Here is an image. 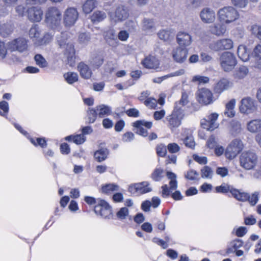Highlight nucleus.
Masks as SVG:
<instances>
[{"label":"nucleus","mask_w":261,"mask_h":261,"mask_svg":"<svg viewBox=\"0 0 261 261\" xmlns=\"http://www.w3.org/2000/svg\"><path fill=\"white\" fill-rule=\"evenodd\" d=\"M77 70L83 79H90L92 75V71L89 66L83 62L78 64Z\"/></svg>","instance_id":"a878e982"},{"label":"nucleus","mask_w":261,"mask_h":261,"mask_svg":"<svg viewBox=\"0 0 261 261\" xmlns=\"http://www.w3.org/2000/svg\"><path fill=\"white\" fill-rule=\"evenodd\" d=\"M232 84L228 79L223 78L219 81L214 87V91L217 93H221L232 87Z\"/></svg>","instance_id":"5701e85b"},{"label":"nucleus","mask_w":261,"mask_h":261,"mask_svg":"<svg viewBox=\"0 0 261 261\" xmlns=\"http://www.w3.org/2000/svg\"><path fill=\"white\" fill-rule=\"evenodd\" d=\"M152 241L157 244L158 245L162 247L163 249H166L168 247V243H167V242H165L164 240L161 239L160 238L154 237L152 239Z\"/></svg>","instance_id":"0e129e2a"},{"label":"nucleus","mask_w":261,"mask_h":261,"mask_svg":"<svg viewBox=\"0 0 261 261\" xmlns=\"http://www.w3.org/2000/svg\"><path fill=\"white\" fill-rule=\"evenodd\" d=\"M164 170L161 168H156L151 174V178L155 181H161L163 177Z\"/></svg>","instance_id":"c03bdc74"},{"label":"nucleus","mask_w":261,"mask_h":261,"mask_svg":"<svg viewBox=\"0 0 261 261\" xmlns=\"http://www.w3.org/2000/svg\"><path fill=\"white\" fill-rule=\"evenodd\" d=\"M177 41L178 44L181 46H188L191 43V36L185 32H179L177 35Z\"/></svg>","instance_id":"bb28decb"},{"label":"nucleus","mask_w":261,"mask_h":261,"mask_svg":"<svg viewBox=\"0 0 261 261\" xmlns=\"http://www.w3.org/2000/svg\"><path fill=\"white\" fill-rule=\"evenodd\" d=\"M222 50L231 49L233 46V41L229 38L220 39Z\"/></svg>","instance_id":"864d4df0"},{"label":"nucleus","mask_w":261,"mask_h":261,"mask_svg":"<svg viewBox=\"0 0 261 261\" xmlns=\"http://www.w3.org/2000/svg\"><path fill=\"white\" fill-rule=\"evenodd\" d=\"M142 31L147 35H151L155 30V22L152 18H144L141 23Z\"/></svg>","instance_id":"a211bd4d"},{"label":"nucleus","mask_w":261,"mask_h":261,"mask_svg":"<svg viewBox=\"0 0 261 261\" xmlns=\"http://www.w3.org/2000/svg\"><path fill=\"white\" fill-rule=\"evenodd\" d=\"M233 190H238L237 189L233 188L230 185L223 183L220 186H217L215 188L216 192L218 193H227L229 192L232 194V191Z\"/></svg>","instance_id":"58836bf2"},{"label":"nucleus","mask_w":261,"mask_h":261,"mask_svg":"<svg viewBox=\"0 0 261 261\" xmlns=\"http://www.w3.org/2000/svg\"><path fill=\"white\" fill-rule=\"evenodd\" d=\"M219 61L222 69L225 72L231 71L237 64L234 55L229 51L222 53L220 56Z\"/></svg>","instance_id":"20e7f679"},{"label":"nucleus","mask_w":261,"mask_h":261,"mask_svg":"<svg viewBox=\"0 0 261 261\" xmlns=\"http://www.w3.org/2000/svg\"><path fill=\"white\" fill-rule=\"evenodd\" d=\"M197 98L200 103L208 105L213 102V94L207 88L199 89L197 92Z\"/></svg>","instance_id":"ddd939ff"},{"label":"nucleus","mask_w":261,"mask_h":261,"mask_svg":"<svg viewBox=\"0 0 261 261\" xmlns=\"http://www.w3.org/2000/svg\"><path fill=\"white\" fill-rule=\"evenodd\" d=\"M142 64L144 67L148 69H156L159 66V61L154 56L149 55L142 61Z\"/></svg>","instance_id":"393cba45"},{"label":"nucleus","mask_w":261,"mask_h":261,"mask_svg":"<svg viewBox=\"0 0 261 261\" xmlns=\"http://www.w3.org/2000/svg\"><path fill=\"white\" fill-rule=\"evenodd\" d=\"M133 126L136 129V133L144 137L147 136V130L144 128V126L149 129L152 126V123L151 121H146L144 120H140L135 121L133 123Z\"/></svg>","instance_id":"f3484780"},{"label":"nucleus","mask_w":261,"mask_h":261,"mask_svg":"<svg viewBox=\"0 0 261 261\" xmlns=\"http://www.w3.org/2000/svg\"><path fill=\"white\" fill-rule=\"evenodd\" d=\"M230 133L232 135L235 136L239 134L241 130V124L237 121H232L230 123Z\"/></svg>","instance_id":"603ef678"},{"label":"nucleus","mask_w":261,"mask_h":261,"mask_svg":"<svg viewBox=\"0 0 261 261\" xmlns=\"http://www.w3.org/2000/svg\"><path fill=\"white\" fill-rule=\"evenodd\" d=\"M129 214V210L126 207H123L119 209L116 213V216L118 219L124 220L126 218Z\"/></svg>","instance_id":"6e6d98bb"},{"label":"nucleus","mask_w":261,"mask_h":261,"mask_svg":"<svg viewBox=\"0 0 261 261\" xmlns=\"http://www.w3.org/2000/svg\"><path fill=\"white\" fill-rule=\"evenodd\" d=\"M199 173L195 170L191 169L185 174L186 178L190 180H195L198 179Z\"/></svg>","instance_id":"4d7b16f0"},{"label":"nucleus","mask_w":261,"mask_h":261,"mask_svg":"<svg viewBox=\"0 0 261 261\" xmlns=\"http://www.w3.org/2000/svg\"><path fill=\"white\" fill-rule=\"evenodd\" d=\"M9 107L8 102L3 100L0 102V115L6 118H8Z\"/></svg>","instance_id":"49530a36"},{"label":"nucleus","mask_w":261,"mask_h":261,"mask_svg":"<svg viewBox=\"0 0 261 261\" xmlns=\"http://www.w3.org/2000/svg\"><path fill=\"white\" fill-rule=\"evenodd\" d=\"M119 190V186L115 184H106L101 188V191L103 193L110 194L114 191H117Z\"/></svg>","instance_id":"a19ab883"},{"label":"nucleus","mask_w":261,"mask_h":261,"mask_svg":"<svg viewBox=\"0 0 261 261\" xmlns=\"http://www.w3.org/2000/svg\"><path fill=\"white\" fill-rule=\"evenodd\" d=\"M94 212L97 216L106 220H110L113 218L112 208L105 200L100 199L98 204L94 208Z\"/></svg>","instance_id":"39448f33"},{"label":"nucleus","mask_w":261,"mask_h":261,"mask_svg":"<svg viewBox=\"0 0 261 261\" xmlns=\"http://www.w3.org/2000/svg\"><path fill=\"white\" fill-rule=\"evenodd\" d=\"M53 39V35L48 33H45L43 38H39L35 42V45L37 46L44 45L48 44Z\"/></svg>","instance_id":"79ce46f5"},{"label":"nucleus","mask_w":261,"mask_h":261,"mask_svg":"<svg viewBox=\"0 0 261 261\" xmlns=\"http://www.w3.org/2000/svg\"><path fill=\"white\" fill-rule=\"evenodd\" d=\"M107 17L104 11H96L91 16V20L93 23H97L103 20Z\"/></svg>","instance_id":"4c0bfd02"},{"label":"nucleus","mask_w":261,"mask_h":261,"mask_svg":"<svg viewBox=\"0 0 261 261\" xmlns=\"http://www.w3.org/2000/svg\"><path fill=\"white\" fill-rule=\"evenodd\" d=\"M232 196L239 201L248 202L251 206L256 205L259 199L258 191H254L250 194L241 190H233L232 191Z\"/></svg>","instance_id":"f257e3e1"},{"label":"nucleus","mask_w":261,"mask_h":261,"mask_svg":"<svg viewBox=\"0 0 261 261\" xmlns=\"http://www.w3.org/2000/svg\"><path fill=\"white\" fill-rule=\"evenodd\" d=\"M167 149V146L163 144H159L156 147V153L159 156L164 157L166 154Z\"/></svg>","instance_id":"680f3d73"},{"label":"nucleus","mask_w":261,"mask_h":261,"mask_svg":"<svg viewBox=\"0 0 261 261\" xmlns=\"http://www.w3.org/2000/svg\"><path fill=\"white\" fill-rule=\"evenodd\" d=\"M134 138L135 135L133 133L127 132L123 135L122 140L124 142H130L134 139Z\"/></svg>","instance_id":"338daca9"},{"label":"nucleus","mask_w":261,"mask_h":261,"mask_svg":"<svg viewBox=\"0 0 261 261\" xmlns=\"http://www.w3.org/2000/svg\"><path fill=\"white\" fill-rule=\"evenodd\" d=\"M103 37L106 43L112 47H117L119 41L115 30L113 28H109L103 32Z\"/></svg>","instance_id":"dca6fc26"},{"label":"nucleus","mask_w":261,"mask_h":261,"mask_svg":"<svg viewBox=\"0 0 261 261\" xmlns=\"http://www.w3.org/2000/svg\"><path fill=\"white\" fill-rule=\"evenodd\" d=\"M201 125L204 128L209 131H212L218 127L217 123L211 122L207 119H202Z\"/></svg>","instance_id":"ea45409f"},{"label":"nucleus","mask_w":261,"mask_h":261,"mask_svg":"<svg viewBox=\"0 0 261 261\" xmlns=\"http://www.w3.org/2000/svg\"><path fill=\"white\" fill-rule=\"evenodd\" d=\"M7 53V49L5 46V43L0 40V61L6 58Z\"/></svg>","instance_id":"69168bd1"},{"label":"nucleus","mask_w":261,"mask_h":261,"mask_svg":"<svg viewBox=\"0 0 261 261\" xmlns=\"http://www.w3.org/2000/svg\"><path fill=\"white\" fill-rule=\"evenodd\" d=\"M201 177L211 179L213 176V171L211 168L205 166L201 169Z\"/></svg>","instance_id":"3c124183"},{"label":"nucleus","mask_w":261,"mask_h":261,"mask_svg":"<svg viewBox=\"0 0 261 261\" xmlns=\"http://www.w3.org/2000/svg\"><path fill=\"white\" fill-rule=\"evenodd\" d=\"M188 95L186 93L183 92L182 93L181 97L180 100L178 102H176L175 103L174 107L178 106V107L181 109L183 113L185 112V106L188 103Z\"/></svg>","instance_id":"de8ad7c7"},{"label":"nucleus","mask_w":261,"mask_h":261,"mask_svg":"<svg viewBox=\"0 0 261 261\" xmlns=\"http://www.w3.org/2000/svg\"><path fill=\"white\" fill-rule=\"evenodd\" d=\"M129 16L127 9L123 6H119L117 7L114 13H110L112 20L115 22L122 21L125 20Z\"/></svg>","instance_id":"4468645a"},{"label":"nucleus","mask_w":261,"mask_h":261,"mask_svg":"<svg viewBox=\"0 0 261 261\" xmlns=\"http://www.w3.org/2000/svg\"><path fill=\"white\" fill-rule=\"evenodd\" d=\"M181 135L185 145L188 147L193 148L195 143L191 130L188 129H184Z\"/></svg>","instance_id":"b1692460"},{"label":"nucleus","mask_w":261,"mask_h":261,"mask_svg":"<svg viewBox=\"0 0 261 261\" xmlns=\"http://www.w3.org/2000/svg\"><path fill=\"white\" fill-rule=\"evenodd\" d=\"M209 31L214 35L217 36H221L224 35L226 31V27L225 25L221 23L214 24L210 26Z\"/></svg>","instance_id":"c85d7f7f"},{"label":"nucleus","mask_w":261,"mask_h":261,"mask_svg":"<svg viewBox=\"0 0 261 261\" xmlns=\"http://www.w3.org/2000/svg\"><path fill=\"white\" fill-rule=\"evenodd\" d=\"M79 18V13L76 8L70 7L67 8L64 14L63 20L66 27L73 26Z\"/></svg>","instance_id":"9b49d317"},{"label":"nucleus","mask_w":261,"mask_h":261,"mask_svg":"<svg viewBox=\"0 0 261 261\" xmlns=\"http://www.w3.org/2000/svg\"><path fill=\"white\" fill-rule=\"evenodd\" d=\"M64 77L65 78L67 83L69 84H72L75 82H77L79 79V76L77 74L73 72H68L64 74Z\"/></svg>","instance_id":"37998d69"},{"label":"nucleus","mask_w":261,"mask_h":261,"mask_svg":"<svg viewBox=\"0 0 261 261\" xmlns=\"http://www.w3.org/2000/svg\"><path fill=\"white\" fill-rule=\"evenodd\" d=\"M200 17L201 20L204 23H213L216 18L215 13L212 9L205 8L201 11Z\"/></svg>","instance_id":"412c9836"},{"label":"nucleus","mask_w":261,"mask_h":261,"mask_svg":"<svg viewBox=\"0 0 261 261\" xmlns=\"http://www.w3.org/2000/svg\"><path fill=\"white\" fill-rule=\"evenodd\" d=\"M41 33V30L38 24H33L30 29L29 35L35 44L36 41L39 39Z\"/></svg>","instance_id":"7c9ffc66"},{"label":"nucleus","mask_w":261,"mask_h":261,"mask_svg":"<svg viewBox=\"0 0 261 261\" xmlns=\"http://www.w3.org/2000/svg\"><path fill=\"white\" fill-rule=\"evenodd\" d=\"M256 108L255 100L250 97L243 98L241 101L240 111L244 114H250L253 112Z\"/></svg>","instance_id":"2eb2a0df"},{"label":"nucleus","mask_w":261,"mask_h":261,"mask_svg":"<svg viewBox=\"0 0 261 261\" xmlns=\"http://www.w3.org/2000/svg\"><path fill=\"white\" fill-rule=\"evenodd\" d=\"M248 72V68L246 66H241L235 71L234 76L236 79H242L246 76Z\"/></svg>","instance_id":"a18cd8bd"},{"label":"nucleus","mask_w":261,"mask_h":261,"mask_svg":"<svg viewBox=\"0 0 261 261\" xmlns=\"http://www.w3.org/2000/svg\"><path fill=\"white\" fill-rule=\"evenodd\" d=\"M91 39L89 33H82L79 36V40L80 43L86 45L88 43Z\"/></svg>","instance_id":"13d9d810"},{"label":"nucleus","mask_w":261,"mask_h":261,"mask_svg":"<svg viewBox=\"0 0 261 261\" xmlns=\"http://www.w3.org/2000/svg\"><path fill=\"white\" fill-rule=\"evenodd\" d=\"M253 55L256 60H261V45L258 44L255 47Z\"/></svg>","instance_id":"774afa93"},{"label":"nucleus","mask_w":261,"mask_h":261,"mask_svg":"<svg viewBox=\"0 0 261 261\" xmlns=\"http://www.w3.org/2000/svg\"><path fill=\"white\" fill-rule=\"evenodd\" d=\"M184 115L181 109L178 106L174 107L171 114L166 117L168 127L172 131L178 127L181 124Z\"/></svg>","instance_id":"7ed1b4c3"},{"label":"nucleus","mask_w":261,"mask_h":261,"mask_svg":"<svg viewBox=\"0 0 261 261\" xmlns=\"http://www.w3.org/2000/svg\"><path fill=\"white\" fill-rule=\"evenodd\" d=\"M97 116H98V113L96 108L95 109H89L87 111V117L89 123H94L96 119Z\"/></svg>","instance_id":"5fc2aeb1"},{"label":"nucleus","mask_w":261,"mask_h":261,"mask_svg":"<svg viewBox=\"0 0 261 261\" xmlns=\"http://www.w3.org/2000/svg\"><path fill=\"white\" fill-rule=\"evenodd\" d=\"M97 4L96 0H87L82 7L83 12L86 14L90 13L96 7Z\"/></svg>","instance_id":"e433bc0d"},{"label":"nucleus","mask_w":261,"mask_h":261,"mask_svg":"<svg viewBox=\"0 0 261 261\" xmlns=\"http://www.w3.org/2000/svg\"><path fill=\"white\" fill-rule=\"evenodd\" d=\"M237 54L239 58L243 62H247L249 58V52L247 47L243 45H240L238 47Z\"/></svg>","instance_id":"72a5a7b5"},{"label":"nucleus","mask_w":261,"mask_h":261,"mask_svg":"<svg viewBox=\"0 0 261 261\" xmlns=\"http://www.w3.org/2000/svg\"><path fill=\"white\" fill-rule=\"evenodd\" d=\"M151 191L149 183L146 181L131 185L128 188V191L133 195L145 194Z\"/></svg>","instance_id":"f8f14e48"},{"label":"nucleus","mask_w":261,"mask_h":261,"mask_svg":"<svg viewBox=\"0 0 261 261\" xmlns=\"http://www.w3.org/2000/svg\"><path fill=\"white\" fill-rule=\"evenodd\" d=\"M28 19L31 21H40L43 16V11L40 7H32L27 11Z\"/></svg>","instance_id":"aec40b11"},{"label":"nucleus","mask_w":261,"mask_h":261,"mask_svg":"<svg viewBox=\"0 0 261 261\" xmlns=\"http://www.w3.org/2000/svg\"><path fill=\"white\" fill-rule=\"evenodd\" d=\"M218 15L221 22L227 24L234 21L239 17V14L237 10L230 6L220 9L218 12Z\"/></svg>","instance_id":"f03ea898"},{"label":"nucleus","mask_w":261,"mask_h":261,"mask_svg":"<svg viewBox=\"0 0 261 261\" xmlns=\"http://www.w3.org/2000/svg\"><path fill=\"white\" fill-rule=\"evenodd\" d=\"M208 47L212 50L215 51L222 50L220 39L211 42L208 45Z\"/></svg>","instance_id":"bf43d9fd"},{"label":"nucleus","mask_w":261,"mask_h":261,"mask_svg":"<svg viewBox=\"0 0 261 261\" xmlns=\"http://www.w3.org/2000/svg\"><path fill=\"white\" fill-rule=\"evenodd\" d=\"M167 149L170 153H175L180 150V147L175 143H171L167 145Z\"/></svg>","instance_id":"e2e57ef3"},{"label":"nucleus","mask_w":261,"mask_h":261,"mask_svg":"<svg viewBox=\"0 0 261 261\" xmlns=\"http://www.w3.org/2000/svg\"><path fill=\"white\" fill-rule=\"evenodd\" d=\"M36 64L40 68H45L48 66V63L45 59L40 54H37L34 57Z\"/></svg>","instance_id":"8fccbe9b"},{"label":"nucleus","mask_w":261,"mask_h":261,"mask_svg":"<svg viewBox=\"0 0 261 261\" xmlns=\"http://www.w3.org/2000/svg\"><path fill=\"white\" fill-rule=\"evenodd\" d=\"M247 129L251 133L261 131V119H254L247 123Z\"/></svg>","instance_id":"2f4dec72"},{"label":"nucleus","mask_w":261,"mask_h":261,"mask_svg":"<svg viewBox=\"0 0 261 261\" xmlns=\"http://www.w3.org/2000/svg\"><path fill=\"white\" fill-rule=\"evenodd\" d=\"M209 78L207 76L195 75L193 77L192 82H198V84H206L209 82Z\"/></svg>","instance_id":"052dcab7"},{"label":"nucleus","mask_w":261,"mask_h":261,"mask_svg":"<svg viewBox=\"0 0 261 261\" xmlns=\"http://www.w3.org/2000/svg\"><path fill=\"white\" fill-rule=\"evenodd\" d=\"M31 143L35 146H40L45 148L47 146V142L45 138H33L30 135L28 138Z\"/></svg>","instance_id":"c9c22d12"},{"label":"nucleus","mask_w":261,"mask_h":261,"mask_svg":"<svg viewBox=\"0 0 261 261\" xmlns=\"http://www.w3.org/2000/svg\"><path fill=\"white\" fill-rule=\"evenodd\" d=\"M244 144L239 139L233 140L227 147L225 155L226 158L232 160L235 158L243 149Z\"/></svg>","instance_id":"6e6552de"},{"label":"nucleus","mask_w":261,"mask_h":261,"mask_svg":"<svg viewBox=\"0 0 261 261\" xmlns=\"http://www.w3.org/2000/svg\"><path fill=\"white\" fill-rule=\"evenodd\" d=\"M188 53V50L186 47L179 46L173 50L172 57L176 62L182 63L186 60Z\"/></svg>","instance_id":"6ab92c4d"},{"label":"nucleus","mask_w":261,"mask_h":261,"mask_svg":"<svg viewBox=\"0 0 261 261\" xmlns=\"http://www.w3.org/2000/svg\"><path fill=\"white\" fill-rule=\"evenodd\" d=\"M174 34V31L172 30H162L158 32V36L160 39L167 41L173 39Z\"/></svg>","instance_id":"473e14b6"},{"label":"nucleus","mask_w":261,"mask_h":261,"mask_svg":"<svg viewBox=\"0 0 261 261\" xmlns=\"http://www.w3.org/2000/svg\"><path fill=\"white\" fill-rule=\"evenodd\" d=\"M66 32L61 33V37H58L57 40L60 48L64 49V54L67 58H72L75 54L74 46L71 43L67 42Z\"/></svg>","instance_id":"1a4fd4ad"},{"label":"nucleus","mask_w":261,"mask_h":261,"mask_svg":"<svg viewBox=\"0 0 261 261\" xmlns=\"http://www.w3.org/2000/svg\"><path fill=\"white\" fill-rule=\"evenodd\" d=\"M104 58V55L101 53L93 54L89 59V64L93 69H98L103 64Z\"/></svg>","instance_id":"4be33fe9"},{"label":"nucleus","mask_w":261,"mask_h":261,"mask_svg":"<svg viewBox=\"0 0 261 261\" xmlns=\"http://www.w3.org/2000/svg\"><path fill=\"white\" fill-rule=\"evenodd\" d=\"M86 138L83 135L76 134L68 136L65 138V140L68 142H72L77 145L83 144L86 141Z\"/></svg>","instance_id":"c756f323"},{"label":"nucleus","mask_w":261,"mask_h":261,"mask_svg":"<svg viewBox=\"0 0 261 261\" xmlns=\"http://www.w3.org/2000/svg\"><path fill=\"white\" fill-rule=\"evenodd\" d=\"M96 108L99 118L108 117L113 114L112 107L108 105L101 104L96 106Z\"/></svg>","instance_id":"cd10ccee"},{"label":"nucleus","mask_w":261,"mask_h":261,"mask_svg":"<svg viewBox=\"0 0 261 261\" xmlns=\"http://www.w3.org/2000/svg\"><path fill=\"white\" fill-rule=\"evenodd\" d=\"M240 165L246 170L253 169L257 162V155L251 151H244L240 156Z\"/></svg>","instance_id":"423d86ee"},{"label":"nucleus","mask_w":261,"mask_h":261,"mask_svg":"<svg viewBox=\"0 0 261 261\" xmlns=\"http://www.w3.org/2000/svg\"><path fill=\"white\" fill-rule=\"evenodd\" d=\"M13 31V28L10 24H4L0 28V34L3 37H7Z\"/></svg>","instance_id":"09e8293b"},{"label":"nucleus","mask_w":261,"mask_h":261,"mask_svg":"<svg viewBox=\"0 0 261 261\" xmlns=\"http://www.w3.org/2000/svg\"><path fill=\"white\" fill-rule=\"evenodd\" d=\"M109 153L108 149L100 148L94 152V157L97 162H101L107 159Z\"/></svg>","instance_id":"f704fd0d"},{"label":"nucleus","mask_w":261,"mask_h":261,"mask_svg":"<svg viewBox=\"0 0 261 261\" xmlns=\"http://www.w3.org/2000/svg\"><path fill=\"white\" fill-rule=\"evenodd\" d=\"M61 13L56 7H49L45 13V22L53 29L58 26L61 20Z\"/></svg>","instance_id":"0eeeda50"},{"label":"nucleus","mask_w":261,"mask_h":261,"mask_svg":"<svg viewBox=\"0 0 261 261\" xmlns=\"http://www.w3.org/2000/svg\"><path fill=\"white\" fill-rule=\"evenodd\" d=\"M7 46L11 51L22 53L27 49L28 41L23 37H18L8 42Z\"/></svg>","instance_id":"9d476101"}]
</instances>
